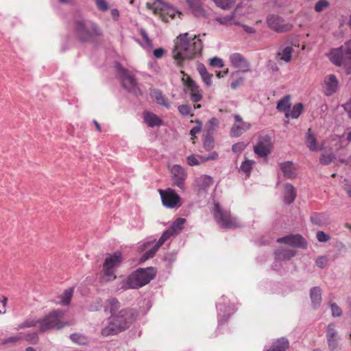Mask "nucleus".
Returning a JSON list of instances; mask_svg holds the SVG:
<instances>
[{
	"label": "nucleus",
	"mask_w": 351,
	"mask_h": 351,
	"mask_svg": "<svg viewBox=\"0 0 351 351\" xmlns=\"http://www.w3.org/2000/svg\"><path fill=\"white\" fill-rule=\"evenodd\" d=\"M71 340L79 345H86L87 343L86 337L80 333H73L70 335Z\"/></svg>",
	"instance_id": "c03bdc74"
},
{
	"label": "nucleus",
	"mask_w": 351,
	"mask_h": 351,
	"mask_svg": "<svg viewBox=\"0 0 351 351\" xmlns=\"http://www.w3.org/2000/svg\"><path fill=\"white\" fill-rule=\"evenodd\" d=\"M193 14L195 16H203L204 14V9L199 0H186Z\"/></svg>",
	"instance_id": "473e14b6"
},
{
	"label": "nucleus",
	"mask_w": 351,
	"mask_h": 351,
	"mask_svg": "<svg viewBox=\"0 0 351 351\" xmlns=\"http://www.w3.org/2000/svg\"><path fill=\"white\" fill-rule=\"evenodd\" d=\"M159 193L162 204L167 208H173L176 207L180 200V196L171 189H160Z\"/></svg>",
	"instance_id": "4468645a"
},
{
	"label": "nucleus",
	"mask_w": 351,
	"mask_h": 351,
	"mask_svg": "<svg viewBox=\"0 0 351 351\" xmlns=\"http://www.w3.org/2000/svg\"><path fill=\"white\" fill-rule=\"evenodd\" d=\"M156 271L153 267L138 268L120 283V289H138L148 284L156 276Z\"/></svg>",
	"instance_id": "7ed1b4c3"
},
{
	"label": "nucleus",
	"mask_w": 351,
	"mask_h": 351,
	"mask_svg": "<svg viewBox=\"0 0 351 351\" xmlns=\"http://www.w3.org/2000/svg\"><path fill=\"white\" fill-rule=\"evenodd\" d=\"M231 65L242 73L250 71V64L247 59L240 53H234L229 57Z\"/></svg>",
	"instance_id": "2eb2a0df"
},
{
	"label": "nucleus",
	"mask_w": 351,
	"mask_h": 351,
	"mask_svg": "<svg viewBox=\"0 0 351 351\" xmlns=\"http://www.w3.org/2000/svg\"><path fill=\"white\" fill-rule=\"evenodd\" d=\"M121 80L122 85L128 92L132 93L136 96L141 95L142 94L140 88L137 86V82L134 77L130 73L127 72V74H123L121 76Z\"/></svg>",
	"instance_id": "f3484780"
},
{
	"label": "nucleus",
	"mask_w": 351,
	"mask_h": 351,
	"mask_svg": "<svg viewBox=\"0 0 351 351\" xmlns=\"http://www.w3.org/2000/svg\"><path fill=\"white\" fill-rule=\"evenodd\" d=\"M198 158H199L202 161H207L209 160H216L218 158L219 155L216 152H213L208 154L207 156H197Z\"/></svg>",
	"instance_id": "052dcab7"
},
{
	"label": "nucleus",
	"mask_w": 351,
	"mask_h": 351,
	"mask_svg": "<svg viewBox=\"0 0 351 351\" xmlns=\"http://www.w3.org/2000/svg\"><path fill=\"white\" fill-rule=\"evenodd\" d=\"M339 82L335 75L330 74L325 77L323 88L326 96H330L335 93L337 90Z\"/></svg>",
	"instance_id": "412c9836"
},
{
	"label": "nucleus",
	"mask_w": 351,
	"mask_h": 351,
	"mask_svg": "<svg viewBox=\"0 0 351 351\" xmlns=\"http://www.w3.org/2000/svg\"><path fill=\"white\" fill-rule=\"evenodd\" d=\"M22 339H23V337L21 335L10 337L3 340V343H14V342L21 341Z\"/></svg>",
	"instance_id": "e2e57ef3"
},
{
	"label": "nucleus",
	"mask_w": 351,
	"mask_h": 351,
	"mask_svg": "<svg viewBox=\"0 0 351 351\" xmlns=\"http://www.w3.org/2000/svg\"><path fill=\"white\" fill-rule=\"evenodd\" d=\"M275 262L272 265L274 270H278L281 266V262L283 261H289L295 256L296 252L291 249H278L275 253Z\"/></svg>",
	"instance_id": "a211bd4d"
},
{
	"label": "nucleus",
	"mask_w": 351,
	"mask_h": 351,
	"mask_svg": "<svg viewBox=\"0 0 351 351\" xmlns=\"http://www.w3.org/2000/svg\"><path fill=\"white\" fill-rule=\"evenodd\" d=\"M23 339L31 344H36L38 341L37 332L28 333L25 335Z\"/></svg>",
	"instance_id": "3c124183"
},
{
	"label": "nucleus",
	"mask_w": 351,
	"mask_h": 351,
	"mask_svg": "<svg viewBox=\"0 0 351 351\" xmlns=\"http://www.w3.org/2000/svg\"><path fill=\"white\" fill-rule=\"evenodd\" d=\"M160 5V1H156L153 3H147L146 7L148 10H152L154 14H157L158 13Z\"/></svg>",
	"instance_id": "6e6d98bb"
},
{
	"label": "nucleus",
	"mask_w": 351,
	"mask_h": 351,
	"mask_svg": "<svg viewBox=\"0 0 351 351\" xmlns=\"http://www.w3.org/2000/svg\"><path fill=\"white\" fill-rule=\"evenodd\" d=\"M219 120L216 117L211 118L206 123V130L208 134H213V131L218 128Z\"/></svg>",
	"instance_id": "a18cd8bd"
},
{
	"label": "nucleus",
	"mask_w": 351,
	"mask_h": 351,
	"mask_svg": "<svg viewBox=\"0 0 351 351\" xmlns=\"http://www.w3.org/2000/svg\"><path fill=\"white\" fill-rule=\"evenodd\" d=\"M311 221L315 225L321 226L325 224L326 218L322 213H313L311 216Z\"/></svg>",
	"instance_id": "79ce46f5"
},
{
	"label": "nucleus",
	"mask_w": 351,
	"mask_h": 351,
	"mask_svg": "<svg viewBox=\"0 0 351 351\" xmlns=\"http://www.w3.org/2000/svg\"><path fill=\"white\" fill-rule=\"evenodd\" d=\"M204 83L206 86H210L213 84V75L210 74L203 64H199L197 68Z\"/></svg>",
	"instance_id": "c756f323"
},
{
	"label": "nucleus",
	"mask_w": 351,
	"mask_h": 351,
	"mask_svg": "<svg viewBox=\"0 0 351 351\" xmlns=\"http://www.w3.org/2000/svg\"><path fill=\"white\" fill-rule=\"evenodd\" d=\"M293 52V48L292 46L282 45L277 53V57L285 62H289L291 60Z\"/></svg>",
	"instance_id": "b1692460"
},
{
	"label": "nucleus",
	"mask_w": 351,
	"mask_h": 351,
	"mask_svg": "<svg viewBox=\"0 0 351 351\" xmlns=\"http://www.w3.org/2000/svg\"><path fill=\"white\" fill-rule=\"evenodd\" d=\"M144 122L149 128L155 126H160L162 125V121L156 114L150 112H145L143 113Z\"/></svg>",
	"instance_id": "5701e85b"
},
{
	"label": "nucleus",
	"mask_w": 351,
	"mask_h": 351,
	"mask_svg": "<svg viewBox=\"0 0 351 351\" xmlns=\"http://www.w3.org/2000/svg\"><path fill=\"white\" fill-rule=\"evenodd\" d=\"M215 20L221 25H228L236 24L234 21V13H232L231 14L225 16H217Z\"/></svg>",
	"instance_id": "58836bf2"
},
{
	"label": "nucleus",
	"mask_w": 351,
	"mask_h": 351,
	"mask_svg": "<svg viewBox=\"0 0 351 351\" xmlns=\"http://www.w3.org/2000/svg\"><path fill=\"white\" fill-rule=\"evenodd\" d=\"M216 5L218 7L226 10L230 8L234 3L235 0H213Z\"/></svg>",
	"instance_id": "de8ad7c7"
},
{
	"label": "nucleus",
	"mask_w": 351,
	"mask_h": 351,
	"mask_svg": "<svg viewBox=\"0 0 351 351\" xmlns=\"http://www.w3.org/2000/svg\"><path fill=\"white\" fill-rule=\"evenodd\" d=\"M132 321V315L129 308L121 309L117 314L108 317V325L101 329L104 337L115 335L130 327Z\"/></svg>",
	"instance_id": "f03ea898"
},
{
	"label": "nucleus",
	"mask_w": 351,
	"mask_h": 351,
	"mask_svg": "<svg viewBox=\"0 0 351 351\" xmlns=\"http://www.w3.org/2000/svg\"><path fill=\"white\" fill-rule=\"evenodd\" d=\"M73 288L71 287L66 289L60 296L59 300L56 302V304L66 306L70 304L73 296Z\"/></svg>",
	"instance_id": "72a5a7b5"
},
{
	"label": "nucleus",
	"mask_w": 351,
	"mask_h": 351,
	"mask_svg": "<svg viewBox=\"0 0 351 351\" xmlns=\"http://www.w3.org/2000/svg\"><path fill=\"white\" fill-rule=\"evenodd\" d=\"M278 243H284L294 247L304 248L306 247V240L300 234H291L281 238H278Z\"/></svg>",
	"instance_id": "aec40b11"
},
{
	"label": "nucleus",
	"mask_w": 351,
	"mask_h": 351,
	"mask_svg": "<svg viewBox=\"0 0 351 351\" xmlns=\"http://www.w3.org/2000/svg\"><path fill=\"white\" fill-rule=\"evenodd\" d=\"M244 149V145L241 143H234L232 146V150L234 153L239 152Z\"/></svg>",
	"instance_id": "69168bd1"
},
{
	"label": "nucleus",
	"mask_w": 351,
	"mask_h": 351,
	"mask_svg": "<svg viewBox=\"0 0 351 351\" xmlns=\"http://www.w3.org/2000/svg\"><path fill=\"white\" fill-rule=\"evenodd\" d=\"M328 57L335 65L351 69V39L341 47L332 49Z\"/></svg>",
	"instance_id": "423d86ee"
},
{
	"label": "nucleus",
	"mask_w": 351,
	"mask_h": 351,
	"mask_svg": "<svg viewBox=\"0 0 351 351\" xmlns=\"http://www.w3.org/2000/svg\"><path fill=\"white\" fill-rule=\"evenodd\" d=\"M329 6V3L327 0H319L315 5V10L317 12H322L324 8Z\"/></svg>",
	"instance_id": "864d4df0"
},
{
	"label": "nucleus",
	"mask_w": 351,
	"mask_h": 351,
	"mask_svg": "<svg viewBox=\"0 0 351 351\" xmlns=\"http://www.w3.org/2000/svg\"><path fill=\"white\" fill-rule=\"evenodd\" d=\"M37 324H39V319L36 318H32V319H28L18 325V326L16 328L17 330H20L21 328H30L36 326Z\"/></svg>",
	"instance_id": "37998d69"
},
{
	"label": "nucleus",
	"mask_w": 351,
	"mask_h": 351,
	"mask_svg": "<svg viewBox=\"0 0 351 351\" xmlns=\"http://www.w3.org/2000/svg\"><path fill=\"white\" fill-rule=\"evenodd\" d=\"M195 123L197 124V125L193 127L190 130V132H189V134L191 136H195V135L201 131V129L202 127V123L201 121H199V119L195 120Z\"/></svg>",
	"instance_id": "5fc2aeb1"
},
{
	"label": "nucleus",
	"mask_w": 351,
	"mask_h": 351,
	"mask_svg": "<svg viewBox=\"0 0 351 351\" xmlns=\"http://www.w3.org/2000/svg\"><path fill=\"white\" fill-rule=\"evenodd\" d=\"M122 262L121 252L117 251L109 255L105 259L103 265L104 281L112 282L116 278L115 269Z\"/></svg>",
	"instance_id": "6e6552de"
},
{
	"label": "nucleus",
	"mask_w": 351,
	"mask_h": 351,
	"mask_svg": "<svg viewBox=\"0 0 351 351\" xmlns=\"http://www.w3.org/2000/svg\"><path fill=\"white\" fill-rule=\"evenodd\" d=\"M310 298L315 308L320 306L322 302V289L319 287H314L310 290Z\"/></svg>",
	"instance_id": "cd10ccee"
},
{
	"label": "nucleus",
	"mask_w": 351,
	"mask_h": 351,
	"mask_svg": "<svg viewBox=\"0 0 351 351\" xmlns=\"http://www.w3.org/2000/svg\"><path fill=\"white\" fill-rule=\"evenodd\" d=\"M211 135L207 133L203 138V147L207 151H210L215 147V141Z\"/></svg>",
	"instance_id": "a19ab883"
},
{
	"label": "nucleus",
	"mask_w": 351,
	"mask_h": 351,
	"mask_svg": "<svg viewBox=\"0 0 351 351\" xmlns=\"http://www.w3.org/2000/svg\"><path fill=\"white\" fill-rule=\"evenodd\" d=\"M304 109L303 104L302 103H298L295 104L292 108L286 112V117L291 119H297L302 114Z\"/></svg>",
	"instance_id": "f704fd0d"
},
{
	"label": "nucleus",
	"mask_w": 351,
	"mask_h": 351,
	"mask_svg": "<svg viewBox=\"0 0 351 351\" xmlns=\"http://www.w3.org/2000/svg\"><path fill=\"white\" fill-rule=\"evenodd\" d=\"M289 346L287 339L281 337L274 341L271 348L266 351H286Z\"/></svg>",
	"instance_id": "c85d7f7f"
},
{
	"label": "nucleus",
	"mask_w": 351,
	"mask_h": 351,
	"mask_svg": "<svg viewBox=\"0 0 351 351\" xmlns=\"http://www.w3.org/2000/svg\"><path fill=\"white\" fill-rule=\"evenodd\" d=\"M177 39L178 41L173 50V58L181 67L184 60L192 59L201 53L202 43L196 36L189 37L188 33L180 34Z\"/></svg>",
	"instance_id": "f257e3e1"
},
{
	"label": "nucleus",
	"mask_w": 351,
	"mask_h": 351,
	"mask_svg": "<svg viewBox=\"0 0 351 351\" xmlns=\"http://www.w3.org/2000/svg\"><path fill=\"white\" fill-rule=\"evenodd\" d=\"M346 183L344 184V189L348 193V196L351 197V182L345 180Z\"/></svg>",
	"instance_id": "774afa93"
},
{
	"label": "nucleus",
	"mask_w": 351,
	"mask_h": 351,
	"mask_svg": "<svg viewBox=\"0 0 351 351\" xmlns=\"http://www.w3.org/2000/svg\"><path fill=\"white\" fill-rule=\"evenodd\" d=\"M273 143L271 138L266 134L259 136L256 145L254 146V152L259 158H266L271 152Z\"/></svg>",
	"instance_id": "9d476101"
},
{
	"label": "nucleus",
	"mask_w": 351,
	"mask_h": 351,
	"mask_svg": "<svg viewBox=\"0 0 351 351\" xmlns=\"http://www.w3.org/2000/svg\"><path fill=\"white\" fill-rule=\"evenodd\" d=\"M283 175L287 178H294L296 177V168L293 162L286 161L279 164Z\"/></svg>",
	"instance_id": "4be33fe9"
},
{
	"label": "nucleus",
	"mask_w": 351,
	"mask_h": 351,
	"mask_svg": "<svg viewBox=\"0 0 351 351\" xmlns=\"http://www.w3.org/2000/svg\"><path fill=\"white\" fill-rule=\"evenodd\" d=\"M106 304L104 311H109L111 315H115L119 311L121 304L117 298H110L106 300Z\"/></svg>",
	"instance_id": "393cba45"
},
{
	"label": "nucleus",
	"mask_w": 351,
	"mask_h": 351,
	"mask_svg": "<svg viewBox=\"0 0 351 351\" xmlns=\"http://www.w3.org/2000/svg\"><path fill=\"white\" fill-rule=\"evenodd\" d=\"M154 56L156 58H160L165 53V50L162 48H158L154 50Z\"/></svg>",
	"instance_id": "338daca9"
},
{
	"label": "nucleus",
	"mask_w": 351,
	"mask_h": 351,
	"mask_svg": "<svg viewBox=\"0 0 351 351\" xmlns=\"http://www.w3.org/2000/svg\"><path fill=\"white\" fill-rule=\"evenodd\" d=\"M186 221V219L184 218H178L172 223L170 228L165 230L158 241L147 251H146L143 256H141V260L142 261H145L151 258H152L159 247L171 237L174 234H178L184 228V224Z\"/></svg>",
	"instance_id": "39448f33"
},
{
	"label": "nucleus",
	"mask_w": 351,
	"mask_h": 351,
	"mask_svg": "<svg viewBox=\"0 0 351 351\" xmlns=\"http://www.w3.org/2000/svg\"><path fill=\"white\" fill-rule=\"evenodd\" d=\"M254 163L255 162L254 160L247 159L241 163L240 169L241 171L247 173V176H249Z\"/></svg>",
	"instance_id": "49530a36"
},
{
	"label": "nucleus",
	"mask_w": 351,
	"mask_h": 351,
	"mask_svg": "<svg viewBox=\"0 0 351 351\" xmlns=\"http://www.w3.org/2000/svg\"><path fill=\"white\" fill-rule=\"evenodd\" d=\"M171 172L174 185L184 191L186 178V173L184 169L179 165H174L171 169Z\"/></svg>",
	"instance_id": "dca6fc26"
},
{
	"label": "nucleus",
	"mask_w": 351,
	"mask_h": 351,
	"mask_svg": "<svg viewBox=\"0 0 351 351\" xmlns=\"http://www.w3.org/2000/svg\"><path fill=\"white\" fill-rule=\"evenodd\" d=\"M139 33L141 35L145 43L141 44L138 39H136V41L137 43H140L143 48H147V49L152 48V40H150V38H149V36H148L147 32L145 31V29L143 28L140 29Z\"/></svg>",
	"instance_id": "e433bc0d"
},
{
	"label": "nucleus",
	"mask_w": 351,
	"mask_h": 351,
	"mask_svg": "<svg viewBox=\"0 0 351 351\" xmlns=\"http://www.w3.org/2000/svg\"><path fill=\"white\" fill-rule=\"evenodd\" d=\"M210 65L216 68H222L224 66V62L221 58L215 56L210 59Z\"/></svg>",
	"instance_id": "8fccbe9b"
},
{
	"label": "nucleus",
	"mask_w": 351,
	"mask_h": 351,
	"mask_svg": "<svg viewBox=\"0 0 351 351\" xmlns=\"http://www.w3.org/2000/svg\"><path fill=\"white\" fill-rule=\"evenodd\" d=\"M296 197V190L295 187L291 184H286L285 185L284 191V200L287 204H290L294 202Z\"/></svg>",
	"instance_id": "a878e982"
},
{
	"label": "nucleus",
	"mask_w": 351,
	"mask_h": 351,
	"mask_svg": "<svg viewBox=\"0 0 351 351\" xmlns=\"http://www.w3.org/2000/svg\"><path fill=\"white\" fill-rule=\"evenodd\" d=\"M329 305L331 308L332 315L333 317H340L342 315V311L341 308L334 302H330Z\"/></svg>",
	"instance_id": "603ef678"
},
{
	"label": "nucleus",
	"mask_w": 351,
	"mask_h": 351,
	"mask_svg": "<svg viewBox=\"0 0 351 351\" xmlns=\"http://www.w3.org/2000/svg\"><path fill=\"white\" fill-rule=\"evenodd\" d=\"M151 95L154 98L156 103L165 106L167 108H169L170 104L167 99L163 95L162 93L158 89H154L152 91Z\"/></svg>",
	"instance_id": "2f4dec72"
},
{
	"label": "nucleus",
	"mask_w": 351,
	"mask_h": 351,
	"mask_svg": "<svg viewBox=\"0 0 351 351\" xmlns=\"http://www.w3.org/2000/svg\"><path fill=\"white\" fill-rule=\"evenodd\" d=\"M335 158V154L331 152H323L319 158V161L322 165H327L332 162Z\"/></svg>",
	"instance_id": "ea45409f"
},
{
	"label": "nucleus",
	"mask_w": 351,
	"mask_h": 351,
	"mask_svg": "<svg viewBox=\"0 0 351 351\" xmlns=\"http://www.w3.org/2000/svg\"><path fill=\"white\" fill-rule=\"evenodd\" d=\"M234 117L235 123L233 124L230 134L232 137H239L251 128V124L243 121L239 114H235Z\"/></svg>",
	"instance_id": "6ab92c4d"
},
{
	"label": "nucleus",
	"mask_w": 351,
	"mask_h": 351,
	"mask_svg": "<svg viewBox=\"0 0 351 351\" xmlns=\"http://www.w3.org/2000/svg\"><path fill=\"white\" fill-rule=\"evenodd\" d=\"M200 183L198 184L199 189L205 191L213 183V179L207 175L202 176L199 178Z\"/></svg>",
	"instance_id": "4c0bfd02"
},
{
	"label": "nucleus",
	"mask_w": 351,
	"mask_h": 351,
	"mask_svg": "<svg viewBox=\"0 0 351 351\" xmlns=\"http://www.w3.org/2000/svg\"><path fill=\"white\" fill-rule=\"evenodd\" d=\"M267 24L271 29L278 33L289 32L293 27L291 24L285 23L283 18L276 14H269Z\"/></svg>",
	"instance_id": "ddd939ff"
},
{
	"label": "nucleus",
	"mask_w": 351,
	"mask_h": 351,
	"mask_svg": "<svg viewBox=\"0 0 351 351\" xmlns=\"http://www.w3.org/2000/svg\"><path fill=\"white\" fill-rule=\"evenodd\" d=\"M183 74V77L182 79L183 84L186 86L191 92H196L199 90V86L196 84V82L190 77V76L184 71H181Z\"/></svg>",
	"instance_id": "c9c22d12"
},
{
	"label": "nucleus",
	"mask_w": 351,
	"mask_h": 351,
	"mask_svg": "<svg viewBox=\"0 0 351 351\" xmlns=\"http://www.w3.org/2000/svg\"><path fill=\"white\" fill-rule=\"evenodd\" d=\"M97 8L101 11H107L109 8L108 3L106 0H95Z\"/></svg>",
	"instance_id": "13d9d810"
},
{
	"label": "nucleus",
	"mask_w": 351,
	"mask_h": 351,
	"mask_svg": "<svg viewBox=\"0 0 351 351\" xmlns=\"http://www.w3.org/2000/svg\"><path fill=\"white\" fill-rule=\"evenodd\" d=\"M222 302L216 304L217 309L218 326L225 324L230 316L236 311L234 306L228 304V301L226 298L222 296Z\"/></svg>",
	"instance_id": "f8f14e48"
},
{
	"label": "nucleus",
	"mask_w": 351,
	"mask_h": 351,
	"mask_svg": "<svg viewBox=\"0 0 351 351\" xmlns=\"http://www.w3.org/2000/svg\"><path fill=\"white\" fill-rule=\"evenodd\" d=\"M179 112L183 116H193L191 108L189 105L182 104L178 106Z\"/></svg>",
	"instance_id": "09e8293b"
},
{
	"label": "nucleus",
	"mask_w": 351,
	"mask_h": 351,
	"mask_svg": "<svg viewBox=\"0 0 351 351\" xmlns=\"http://www.w3.org/2000/svg\"><path fill=\"white\" fill-rule=\"evenodd\" d=\"M316 238L319 242H326L330 240V237L323 231H318L316 233Z\"/></svg>",
	"instance_id": "4d7b16f0"
},
{
	"label": "nucleus",
	"mask_w": 351,
	"mask_h": 351,
	"mask_svg": "<svg viewBox=\"0 0 351 351\" xmlns=\"http://www.w3.org/2000/svg\"><path fill=\"white\" fill-rule=\"evenodd\" d=\"M326 338L329 351H339L341 349V337L335 329V324H328L326 331Z\"/></svg>",
	"instance_id": "9b49d317"
},
{
	"label": "nucleus",
	"mask_w": 351,
	"mask_h": 351,
	"mask_svg": "<svg viewBox=\"0 0 351 351\" xmlns=\"http://www.w3.org/2000/svg\"><path fill=\"white\" fill-rule=\"evenodd\" d=\"M213 215L217 223L223 228H235L239 226L237 220L231 217L229 213L223 212L218 203L214 204Z\"/></svg>",
	"instance_id": "1a4fd4ad"
},
{
	"label": "nucleus",
	"mask_w": 351,
	"mask_h": 351,
	"mask_svg": "<svg viewBox=\"0 0 351 351\" xmlns=\"http://www.w3.org/2000/svg\"><path fill=\"white\" fill-rule=\"evenodd\" d=\"M74 31L77 38L82 42H88L103 35L102 30L96 23L83 19L75 21Z\"/></svg>",
	"instance_id": "20e7f679"
},
{
	"label": "nucleus",
	"mask_w": 351,
	"mask_h": 351,
	"mask_svg": "<svg viewBox=\"0 0 351 351\" xmlns=\"http://www.w3.org/2000/svg\"><path fill=\"white\" fill-rule=\"evenodd\" d=\"M291 108V95H286L277 102L276 109L284 112L286 116V112H288Z\"/></svg>",
	"instance_id": "7c9ffc66"
},
{
	"label": "nucleus",
	"mask_w": 351,
	"mask_h": 351,
	"mask_svg": "<svg viewBox=\"0 0 351 351\" xmlns=\"http://www.w3.org/2000/svg\"><path fill=\"white\" fill-rule=\"evenodd\" d=\"M190 97H191V99L192 100V101H193V102H198L202 99V95L200 93L199 90L196 92H193L191 94Z\"/></svg>",
	"instance_id": "680f3d73"
},
{
	"label": "nucleus",
	"mask_w": 351,
	"mask_h": 351,
	"mask_svg": "<svg viewBox=\"0 0 351 351\" xmlns=\"http://www.w3.org/2000/svg\"><path fill=\"white\" fill-rule=\"evenodd\" d=\"M328 258L325 256H319L316 261L315 264L319 268H324L327 265Z\"/></svg>",
	"instance_id": "bf43d9fd"
},
{
	"label": "nucleus",
	"mask_w": 351,
	"mask_h": 351,
	"mask_svg": "<svg viewBox=\"0 0 351 351\" xmlns=\"http://www.w3.org/2000/svg\"><path fill=\"white\" fill-rule=\"evenodd\" d=\"M64 314V311L55 310L39 319V331L45 332L51 329L60 330L68 325V322L62 321Z\"/></svg>",
	"instance_id": "0eeeda50"
},
{
	"label": "nucleus",
	"mask_w": 351,
	"mask_h": 351,
	"mask_svg": "<svg viewBox=\"0 0 351 351\" xmlns=\"http://www.w3.org/2000/svg\"><path fill=\"white\" fill-rule=\"evenodd\" d=\"M187 163L190 166H194L199 165V161L198 160L197 158L193 155L189 156L186 158Z\"/></svg>",
	"instance_id": "0e129e2a"
},
{
	"label": "nucleus",
	"mask_w": 351,
	"mask_h": 351,
	"mask_svg": "<svg viewBox=\"0 0 351 351\" xmlns=\"http://www.w3.org/2000/svg\"><path fill=\"white\" fill-rule=\"evenodd\" d=\"M306 144L309 150L312 152L317 151V141L316 138V136L313 131L309 128L306 134Z\"/></svg>",
	"instance_id": "bb28decb"
}]
</instances>
